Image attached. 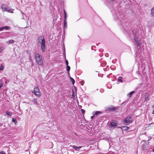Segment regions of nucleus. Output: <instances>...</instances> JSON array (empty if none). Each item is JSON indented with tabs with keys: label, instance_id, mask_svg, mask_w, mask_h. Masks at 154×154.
Masks as SVG:
<instances>
[{
	"label": "nucleus",
	"instance_id": "nucleus-1",
	"mask_svg": "<svg viewBox=\"0 0 154 154\" xmlns=\"http://www.w3.org/2000/svg\"><path fill=\"white\" fill-rule=\"evenodd\" d=\"M112 13L114 20L116 21L119 20L120 23L121 28L123 29L125 31H126L127 30V27L126 25V23L125 22V25L124 21L125 20L124 15L122 14L120 12H118V11L117 10L116 11L114 10L112 11Z\"/></svg>",
	"mask_w": 154,
	"mask_h": 154
},
{
	"label": "nucleus",
	"instance_id": "nucleus-2",
	"mask_svg": "<svg viewBox=\"0 0 154 154\" xmlns=\"http://www.w3.org/2000/svg\"><path fill=\"white\" fill-rule=\"evenodd\" d=\"M135 31L133 30L132 31V33L133 36H134V40L135 42V45L138 49L137 51H136L135 55V58L137 60H140L142 59L143 57V54L142 51H139V49L140 48V44L139 43V42L137 40L138 37L137 36Z\"/></svg>",
	"mask_w": 154,
	"mask_h": 154
},
{
	"label": "nucleus",
	"instance_id": "nucleus-3",
	"mask_svg": "<svg viewBox=\"0 0 154 154\" xmlns=\"http://www.w3.org/2000/svg\"><path fill=\"white\" fill-rule=\"evenodd\" d=\"M35 60L37 63L39 65H43V61L42 57L39 54H37L35 55Z\"/></svg>",
	"mask_w": 154,
	"mask_h": 154
},
{
	"label": "nucleus",
	"instance_id": "nucleus-4",
	"mask_svg": "<svg viewBox=\"0 0 154 154\" xmlns=\"http://www.w3.org/2000/svg\"><path fill=\"white\" fill-rule=\"evenodd\" d=\"M32 93H33L36 96L38 97H40L41 94L39 88L37 86L34 87V90L32 91Z\"/></svg>",
	"mask_w": 154,
	"mask_h": 154
},
{
	"label": "nucleus",
	"instance_id": "nucleus-5",
	"mask_svg": "<svg viewBox=\"0 0 154 154\" xmlns=\"http://www.w3.org/2000/svg\"><path fill=\"white\" fill-rule=\"evenodd\" d=\"M40 44L42 52H44L45 51V39H43L40 42L38 43Z\"/></svg>",
	"mask_w": 154,
	"mask_h": 154
},
{
	"label": "nucleus",
	"instance_id": "nucleus-6",
	"mask_svg": "<svg viewBox=\"0 0 154 154\" xmlns=\"http://www.w3.org/2000/svg\"><path fill=\"white\" fill-rule=\"evenodd\" d=\"M132 122L131 118V116H128L124 120V122L126 125H128Z\"/></svg>",
	"mask_w": 154,
	"mask_h": 154
},
{
	"label": "nucleus",
	"instance_id": "nucleus-7",
	"mask_svg": "<svg viewBox=\"0 0 154 154\" xmlns=\"http://www.w3.org/2000/svg\"><path fill=\"white\" fill-rule=\"evenodd\" d=\"M63 11L64 12V27L65 28H67V24L66 23V18L67 17L66 16V12L64 9L63 10Z\"/></svg>",
	"mask_w": 154,
	"mask_h": 154
},
{
	"label": "nucleus",
	"instance_id": "nucleus-8",
	"mask_svg": "<svg viewBox=\"0 0 154 154\" xmlns=\"http://www.w3.org/2000/svg\"><path fill=\"white\" fill-rule=\"evenodd\" d=\"M118 125L117 123V122L113 120L109 124V125L113 127H116Z\"/></svg>",
	"mask_w": 154,
	"mask_h": 154
},
{
	"label": "nucleus",
	"instance_id": "nucleus-9",
	"mask_svg": "<svg viewBox=\"0 0 154 154\" xmlns=\"http://www.w3.org/2000/svg\"><path fill=\"white\" fill-rule=\"evenodd\" d=\"M148 148V144L146 143H145L143 144L142 146L141 149L143 150H146Z\"/></svg>",
	"mask_w": 154,
	"mask_h": 154
},
{
	"label": "nucleus",
	"instance_id": "nucleus-10",
	"mask_svg": "<svg viewBox=\"0 0 154 154\" xmlns=\"http://www.w3.org/2000/svg\"><path fill=\"white\" fill-rule=\"evenodd\" d=\"M117 107H112L109 108L108 109L109 111L111 112H114L117 110Z\"/></svg>",
	"mask_w": 154,
	"mask_h": 154
},
{
	"label": "nucleus",
	"instance_id": "nucleus-11",
	"mask_svg": "<svg viewBox=\"0 0 154 154\" xmlns=\"http://www.w3.org/2000/svg\"><path fill=\"white\" fill-rule=\"evenodd\" d=\"M145 100L147 101L149 100V99L150 96L148 94H145Z\"/></svg>",
	"mask_w": 154,
	"mask_h": 154
},
{
	"label": "nucleus",
	"instance_id": "nucleus-12",
	"mask_svg": "<svg viewBox=\"0 0 154 154\" xmlns=\"http://www.w3.org/2000/svg\"><path fill=\"white\" fill-rule=\"evenodd\" d=\"M43 39H44L43 37L42 36H39L37 38V41L38 43H40L42 41Z\"/></svg>",
	"mask_w": 154,
	"mask_h": 154
},
{
	"label": "nucleus",
	"instance_id": "nucleus-13",
	"mask_svg": "<svg viewBox=\"0 0 154 154\" xmlns=\"http://www.w3.org/2000/svg\"><path fill=\"white\" fill-rule=\"evenodd\" d=\"M6 10V11H7L8 12L12 13H13L14 9L8 7L7 8Z\"/></svg>",
	"mask_w": 154,
	"mask_h": 154
},
{
	"label": "nucleus",
	"instance_id": "nucleus-14",
	"mask_svg": "<svg viewBox=\"0 0 154 154\" xmlns=\"http://www.w3.org/2000/svg\"><path fill=\"white\" fill-rule=\"evenodd\" d=\"M1 8L4 11H6V9L7 8L6 5L4 4H2L1 5Z\"/></svg>",
	"mask_w": 154,
	"mask_h": 154
},
{
	"label": "nucleus",
	"instance_id": "nucleus-15",
	"mask_svg": "<svg viewBox=\"0 0 154 154\" xmlns=\"http://www.w3.org/2000/svg\"><path fill=\"white\" fill-rule=\"evenodd\" d=\"M101 113V111H96L93 112L92 113L94 116H97L99 113L100 114Z\"/></svg>",
	"mask_w": 154,
	"mask_h": 154
},
{
	"label": "nucleus",
	"instance_id": "nucleus-16",
	"mask_svg": "<svg viewBox=\"0 0 154 154\" xmlns=\"http://www.w3.org/2000/svg\"><path fill=\"white\" fill-rule=\"evenodd\" d=\"M129 129V128L127 126H122V129L125 131H127Z\"/></svg>",
	"mask_w": 154,
	"mask_h": 154
},
{
	"label": "nucleus",
	"instance_id": "nucleus-17",
	"mask_svg": "<svg viewBox=\"0 0 154 154\" xmlns=\"http://www.w3.org/2000/svg\"><path fill=\"white\" fill-rule=\"evenodd\" d=\"M34 104L35 105H37V100L36 98L33 99L32 100Z\"/></svg>",
	"mask_w": 154,
	"mask_h": 154
},
{
	"label": "nucleus",
	"instance_id": "nucleus-18",
	"mask_svg": "<svg viewBox=\"0 0 154 154\" xmlns=\"http://www.w3.org/2000/svg\"><path fill=\"white\" fill-rule=\"evenodd\" d=\"M106 87L107 88L110 89L112 87V85H111V84L109 83H107L106 84Z\"/></svg>",
	"mask_w": 154,
	"mask_h": 154
},
{
	"label": "nucleus",
	"instance_id": "nucleus-19",
	"mask_svg": "<svg viewBox=\"0 0 154 154\" xmlns=\"http://www.w3.org/2000/svg\"><path fill=\"white\" fill-rule=\"evenodd\" d=\"M12 122L14 123L15 125L17 123V121L15 118H13L12 119Z\"/></svg>",
	"mask_w": 154,
	"mask_h": 154
},
{
	"label": "nucleus",
	"instance_id": "nucleus-20",
	"mask_svg": "<svg viewBox=\"0 0 154 154\" xmlns=\"http://www.w3.org/2000/svg\"><path fill=\"white\" fill-rule=\"evenodd\" d=\"M151 14L152 16H154V7L152 8L151 10Z\"/></svg>",
	"mask_w": 154,
	"mask_h": 154
},
{
	"label": "nucleus",
	"instance_id": "nucleus-21",
	"mask_svg": "<svg viewBox=\"0 0 154 154\" xmlns=\"http://www.w3.org/2000/svg\"><path fill=\"white\" fill-rule=\"evenodd\" d=\"M70 80L72 81V84L74 85L75 83V80L71 77H70Z\"/></svg>",
	"mask_w": 154,
	"mask_h": 154
},
{
	"label": "nucleus",
	"instance_id": "nucleus-22",
	"mask_svg": "<svg viewBox=\"0 0 154 154\" xmlns=\"http://www.w3.org/2000/svg\"><path fill=\"white\" fill-rule=\"evenodd\" d=\"M122 77H121V76L119 77V78L118 79V81H120L121 83L122 82H123V81H122Z\"/></svg>",
	"mask_w": 154,
	"mask_h": 154
},
{
	"label": "nucleus",
	"instance_id": "nucleus-23",
	"mask_svg": "<svg viewBox=\"0 0 154 154\" xmlns=\"http://www.w3.org/2000/svg\"><path fill=\"white\" fill-rule=\"evenodd\" d=\"M2 28L3 29H5L7 30L9 29H10V27L9 26H5L2 27Z\"/></svg>",
	"mask_w": 154,
	"mask_h": 154
},
{
	"label": "nucleus",
	"instance_id": "nucleus-24",
	"mask_svg": "<svg viewBox=\"0 0 154 154\" xmlns=\"http://www.w3.org/2000/svg\"><path fill=\"white\" fill-rule=\"evenodd\" d=\"M73 148L75 150H78V147L76 146L73 145L72 146Z\"/></svg>",
	"mask_w": 154,
	"mask_h": 154
},
{
	"label": "nucleus",
	"instance_id": "nucleus-25",
	"mask_svg": "<svg viewBox=\"0 0 154 154\" xmlns=\"http://www.w3.org/2000/svg\"><path fill=\"white\" fill-rule=\"evenodd\" d=\"M4 49V48L2 46H0V53L2 52Z\"/></svg>",
	"mask_w": 154,
	"mask_h": 154
},
{
	"label": "nucleus",
	"instance_id": "nucleus-26",
	"mask_svg": "<svg viewBox=\"0 0 154 154\" xmlns=\"http://www.w3.org/2000/svg\"><path fill=\"white\" fill-rule=\"evenodd\" d=\"M134 91H131L128 94V95L130 97H131L132 95V94H134Z\"/></svg>",
	"mask_w": 154,
	"mask_h": 154
},
{
	"label": "nucleus",
	"instance_id": "nucleus-27",
	"mask_svg": "<svg viewBox=\"0 0 154 154\" xmlns=\"http://www.w3.org/2000/svg\"><path fill=\"white\" fill-rule=\"evenodd\" d=\"M70 69V67L69 66H67V71L69 72Z\"/></svg>",
	"mask_w": 154,
	"mask_h": 154
},
{
	"label": "nucleus",
	"instance_id": "nucleus-28",
	"mask_svg": "<svg viewBox=\"0 0 154 154\" xmlns=\"http://www.w3.org/2000/svg\"><path fill=\"white\" fill-rule=\"evenodd\" d=\"M14 41L13 40H10L9 41V42L10 43H14Z\"/></svg>",
	"mask_w": 154,
	"mask_h": 154
},
{
	"label": "nucleus",
	"instance_id": "nucleus-29",
	"mask_svg": "<svg viewBox=\"0 0 154 154\" xmlns=\"http://www.w3.org/2000/svg\"><path fill=\"white\" fill-rule=\"evenodd\" d=\"M81 112L83 114H84L85 112V110L83 109H81Z\"/></svg>",
	"mask_w": 154,
	"mask_h": 154
},
{
	"label": "nucleus",
	"instance_id": "nucleus-30",
	"mask_svg": "<svg viewBox=\"0 0 154 154\" xmlns=\"http://www.w3.org/2000/svg\"><path fill=\"white\" fill-rule=\"evenodd\" d=\"M6 113L7 115L8 116H11V115L10 114V113L9 112L7 111Z\"/></svg>",
	"mask_w": 154,
	"mask_h": 154
},
{
	"label": "nucleus",
	"instance_id": "nucleus-31",
	"mask_svg": "<svg viewBox=\"0 0 154 154\" xmlns=\"http://www.w3.org/2000/svg\"><path fill=\"white\" fill-rule=\"evenodd\" d=\"M66 63L67 66H68V62L67 60H66Z\"/></svg>",
	"mask_w": 154,
	"mask_h": 154
},
{
	"label": "nucleus",
	"instance_id": "nucleus-32",
	"mask_svg": "<svg viewBox=\"0 0 154 154\" xmlns=\"http://www.w3.org/2000/svg\"><path fill=\"white\" fill-rule=\"evenodd\" d=\"M21 13L22 14V15L23 16L22 19H24V17H23V15H25V14L23 13L22 11H21Z\"/></svg>",
	"mask_w": 154,
	"mask_h": 154
},
{
	"label": "nucleus",
	"instance_id": "nucleus-33",
	"mask_svg": "<svg viewBox=\"0 0 154 154\" xmlns=\"http://www.w3.org/2000/svg\"><path fill=\"white\" fill-rule=\"evenodd\" d=\"M0 154H6L3 151H1L0 152Z\"/></svg>",
	"mask_w": 154,
	"mask_h": 154
},
{
	"label": "nucleus",
	"instance_id": "nucleus-34",
	"mask_svg": "<svg viewBox=\"0 0 154 154\" xmlns=\"http://www.w3.org/2000/svg\"><path fill=\"white\" fill-rule=\"evenodd\" d=\"M107 1L109 2H113V0H110L109 1L108 0H107Z\"/></svg>",
	"mask_w": 154,
	"mask_h": 154
},
{
	"label": "nucleus",
	"instance_id": "nucleus-35",
	"mask_svg": "<svg viewBox=\"0 0 154 154\" xmlns=\"http://www.w3.org/2000/svg\"><path fill=\"white\" fill-rule=\"evenodd\" d=\"M94 115H93V116H92L91 117V119H94Z\"/></svg>",
	"mask_w": 154,
	"mask_h": 154
},
{
	"label": "nucleus",
	"instance_id": "nucleus-36",
	"mask_svg": "<svg viewBox=\"0 0 154 154\" xmlns=\"http://www.w3.org/2000/svg\"><path fill=\"white\" fill-rule=\"evenodd\" d=\"M3 29L2 28V27L0 28V31H2L3 30Z\"/></svg>",
	"mask_w": 154,
	"mask_h": 154
},
{
	"label": "nucleus",
	"instance_id": "nucleus-37",
	"mask_svg": "<svg viewBox=\"0 0 154 154\" xmlns=\"http://www.w3.org/2000/svg\"><path fill=\"white\" fill-rule=\"evenodd\" d=\"M78 147V150L80 149L81 147H82V146H79Z\"/></svg>",
	"mask_w": 154,
	"mask_h": 154
},
{
	"label": "nucleus",
	"instance_id": "nucleus-38",
	"mask_svg": "<svg viewBox=\"0 0 154 154\" xmlns=\"http://www.w3.org/2000/svg\"><path fill=\"white\" fill-rule=\"evenodd\" d=\"M117 128H121L122 129V126H120V127L118 126V127H117Z\"/></svg>",
	"mask_w": 154,
	"mask_h": 154
},
{
	"label": "nucleus",
	"instance_id": "nucleus-39",
	"mask_svg": "<svg viewBox=\"0 0 154 154\" xmlns=\"http://www.w3.org/2000/svg\"><path fill=\"white\" fill-rule=\"evenodd\" d=\"M3 67L2 68L1 67H0V70H2V69H3Z\"/></svg>",
	"mask_w": 154,
	"mask_h": 154
},
{
	"label": "nucleus",
	"instance_id": "nucleus-40",
	"mask_svg": "<svg viewBox=\"0 0 154 154\" xmlns=\"http://www.w3.org/2000/svg\"><path fill=\"white\" fill-rule=\"evenodd\" d=\"M152 114H154V109L153 110V111L152 112Z\"/></svg>",
	"mask_w": 154,
	"mask_h": 154
},
{
	"label": "nucleus",
	"instance_id": "nucleus-41",
	"mask_svg": "<svg viewBox=\"0 0 154 154\" xmlns=\"http://www.w3.org/2000/svg\"><path fill=\"white\" fill-rule=\"evenodd\" d=\"M129 35V36H130V37H132V36H131V35Z\"/></svg>",
	"mask_w": 154,
	"mask_h": 154
},
{
	"label": "nucleus",
	"instance_id": "nucleus-42",
	"mask_svg": "<svg viewBox=\"0 0 154 154\" xmlns=\"http://www.w3.org/2000/svg\"><path fill=\"white\" fill-rule=\"evenodd\" d=\"M152 151L154 152V148L153 149Z\"/></svg>",
	"mask_w": 154,
	"mask_h": 154
},
{
	"label": "nucleus",
	"instance_id": "nucleus-43",
	"mask_svg": "<svg viewBox=\"0 0 154 154\" xmlns=\"http://www.w3.org/2000/svg\"><path fill=\"white\" fill-rule=\"evenodd\" d=\"M150 140V139H149L148 140Z\"/></svg>",
	"mask_w": 154,
	"mask_h": 154
}]
</instances>
